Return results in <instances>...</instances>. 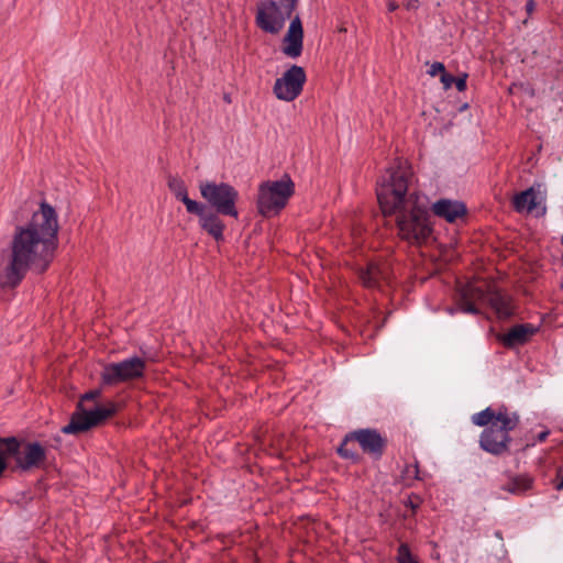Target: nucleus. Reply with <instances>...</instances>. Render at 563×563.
I'll use <instances>...</instances> for the list:
<instances>
[{"label": "nucleus", "mask_w": 563, "mask_h": 563, "mask_svg": "<svg viewBox=\"0 0 563 563\" xmlns=\"http://www.w3.org/2000/svg\"><path fill=\"white\" fill-rule=\"evenodd\" d=\"M443 71H445V67L442 63L440 62H434L433 64H431L429 70H428V74L432 77L437 76L438 74H443Z\"/></svg>", "instance_id": "25"}, {"label": "nucleus", "mask_w": 563, "mask_h": 563, "mask_svg": "<svg viewBox=\"0 0 563 563\" xmlns=\"http://www.w3.org/2000/svg\"><path fill=\"white\" fill-rule=\"evenodd\" d=\"M397 563H419L411 554L410 548L407 543H400L397 549Z\"/></svg>", "instance_id": "23"}, {"label": "nucleus", "mask_w": 563, "mask_h": 563, "mask_svg": "<svg viewBox=\"0 0 563 563\" xmlns=\"http://www.w3.org/2000/svg\"><path fill=\"white\" fill-rule=\"evenodd\" d=\"M549 435V431H542L537 435V441L542 442L544 441Z\"/></svg>", "instance_id": "36"}, {"label": "nucleus", "mask_w": 563, "mask_h": 563, "mask_svg": "<svg viewBox=\"0 0 563 563\" xmlns=\"http://www.w3.org/2000/svg\"><path fill=\"white\" fill-rule=\"evenodd\" d=\"M460 308H454V307H446L445 308V312L450 316H454L456 313V311H459Z\"/></svg>", "instance_id": "37"}, {"label": "nucleus", "mask_w": 563, "mask_h": 563, "mask_svg": "<svg viewBox=\"0 0 563 563\" xmlns=\"http://www.w3.org/2000/svg\"><path fill=\"white\" fill-rule=\"evenodd\" d=\"M282 52L289 58H297L302 54L303 48V29L301 19L296 15L291 19L288 31L284 37Z\"/></svg>", "instance_id": "12"}, {"label": "nucleus", "mask_w": 563, "mask_h": 563, "mask_svg": "<svg viewBox=\"0 0 563 563\" xmlns=\"http://www.w3.org/2000/svg\"><path fill=\"white\" fill-rule=\"evenodd\" d=\"M497 412H495L490 407L485 408L484 410L472 416V422L478 427H488L493 422L496 421Z\"/></svg>", "instance_id": "20"}, {"label": "nucleus", "mask_w": 563, "mask_h": 563, "mask_svg": "<svg viewBox=\"0 0 563 563\" xmlns=\"http://www.w3.org/2000/svg\"><path fill=\"white\" fill-rule=\"evenodd\" d=\"M466 79H467V74L464 73L462 74L461 76L459 77H455V80H454V85L456 87V89L462 92L466 89Z\"/></svg>", "instance_id": "29"}, {"label": "nucleus", "mask_w": 563, "mask_h": 563, "mask_svg": "<svg viewBox=\"0 0 563 563\" xmlns=\"http://www.w3.org/2000/svg\"><path fill=\"white\" fill-rule=\"evenodd\" d=\"M519 423L517 412L508 413L506 407L499 408L496 421L486 427L479 437V446L483 451L499 456L509 450L512 431Z\"/></svg>", "instance_id": "3"}, {"label": "nucleus", "mask_w": 563, "mask_h": 563, "mask_svg": "<svg viewBox=\"0 0 563 563\" xmlns=\"http://www.w3.org/2000/svg\"><path fill=\"white\" fill-rule=\"evenodd\" d=\"M410 172L401 164L380 176L376 196L385 217L395 216L398 233L409 243H421L431 233L429 201L426 196L408 192Z\"/></svg>", "instance_id": "2"}, {"label": "nucleus", "mask_w": 563, "mask_h": 563, "mask_svg": "<svg viewBox=\"0 0 563 563\" xmlns=\"http://www.w3.org/2000/svg\"><path fill=\"white\" fill-rule=\"evenodd\" d=\"M431 209L437 217L450 223L463 217L467 211L464 202L451 199H440L432 205Z\"/></svg>", "instance_id": "13"}, {"label": "nucleus", "mask_w": 563, "mask_h": 563, "mask_svg": "<svg viewBox=\"0 0 563 563\" xmlns=\"http://www.w3.org/2000/svg\"><path fill=\"white\" fill-rule=\"evenodd\" d=\"M181 202L186 206L188 213L196 214L198 218L208 210L203 203L192 200L188 196H185V199Z\"/></svg>", "instance_id": "22"}, {"label": "nucleus", "mask_w": 563, "mask_h": 563, "mask_svg": "<svg viewBox=\"0 0 563 563\" xmlns=\"http://www.w3.org/2000/svg\"><path fill=\"white\" fill-rule=\"evenodd\" d=\"M536 9V1L534 0H528L526 3V12L528 15H531L532 12Z\"/></svg>", "instance_id": "31"}, {"label": "nucleus", "mask_w": 563, "mask_h": 563, "mask_svg": "<svg viewBox=\"0 0 563 563\" xmlns=\"http://www.w3.org/2000/svg\"><path fill=\"white\" fill-rule=\"evenodd\" d=\"M415 478L420 479L418 464L415 465Z\"/></svg>", "instance_id": "39"}, {"label": "nucleus", "mask_w": 563, "mask_h": 563, "mask_svg": "<svg viewBox=\"0 0 563 563\" xmlns=\"http://www.w3.org/2000/svg\"><path fill=\"white\" fill-rule=\"evenodd\" d=\"M199 190L201 197L218 214L238 219L239 192L233 186L228 183L205 181L200 183Z\"/></svg>", "instance_id": "5"}, {"label": "nucleus", "mask_w": 563, "mask_h": 563, "mask_svg": "<svg viewBox=\"0 0 563 563\" xmlns=\"http://www.w3.org/2000/svg\"><path fill=\"white\" fill-rule=\"evenodd\" d=\"M117 411L114 404L107 407L97 406L93 409L85 410L81 404H78L77 411L71 415L69 423L62 428L65 434H77L102 423L113 416Z\"/></svg>", "instance_id": "6"}, {"label": "nucleus", "mask_w": 563, "mask_h": 563, "mask_svg": "<svg viewBox=\"0 0 563 563\" xmlns=\"http://www.w3.org/2000/svg\"><path fill=\"white\" fill-rule=\"evenodd\" d=\"M358 278L365 287L376 288L388 279V268L386 265L371 262L358 269Z\"/></svg>", "instance_id": "14"}, {"label": "nucleus", "mask_w": 563, "mask_h": 563, "mask_svg": "<svg viewBox=\"0 0 563 563\" xmlns=\"http://www.w3.org/2000/svg\"><path fill=\"white\" fill-rule=\"evenodd\" d=\"M494 306L496 307V309L499 311V312H505L504 311V302H503V299L501 298H497L496 299V302L494 303Z\"/></svg>", "instance_id": "34"}, {"label": "nucleus", "mask_w": 563, "mask_h": 563, "mask_svg": "<svg viewBox=\"0 0 563 563\" xmlns=\"http://www.w3.org/2000/svg\"><path fill=\"white\" fill-rule=\"evenodd\" d=\"M534 332L536 328L531 324H517L503 335L500 340L506 347H515L525 344Z\"/></svg>", "instance_id": "16"}, {"label": "nucleus", "mask_w": 563, "mask_h": 563, "mask_svg": "<svg viewBox=\"0 0 563 563\" xmlns=\"http://www.w3.org/2000/svg\"><path fill=\"white\" fill-rule=\"evenodd\" d=\"M20 440L15 437H0V477L8 468V459L18 453Z\"/></svg>", "instance_id": "18"}, {"label": "nucleus", "mask_w": 563, "mask_h": 563, "mask_svg": "<svg viewBox=\"0 0 563 563\" xmlns=\"http://www.w3.org/2000/svg\"><path fill=\"white\" fill-rule=\"evenodd\" d=\"M532 486V479L529 476L519 475L512 477L507 484L503 486L504 490L512 495L525 494Z\"/></svg>", "instance_id": "19"}, {"label": "nucleus", "mask_w": 563, "mask_h": 563, "mask_svg": "<svg viewBox=\"0 0 563 563\" xmlns=\"http://www.w3.org/2000/svg\"><path fill=\"white\" fill-rule=\"evenodd\" d=\"M145 367V361L136 355L117 363H109L101 373L102 384L111 386L141 378L144 376Z\"/></svg>", "instance_id": "7"}, {"label": "nucleus", "mask_w": 563, "mask_h": 563, "mask_svg": "<svg viewBox=\"0 0 563 563\" xmlns=\"http://www.w3.org/2000/svg\"><path fill=\"white\" fill-rule=\"evenodd\" d=\"M440 80H441L444 89H449L454 84L455 77L446 71H443V74L440 77Z\"/></svg>", "instance_id": "26"}, {"label": "nucleus", "mask_w": 563, "mask_h": 563, "mask_svg": "<svg viewBox=\"0 0 563 563\" xmlns=\"http://www.w3.org/2000/svg\"><path fill=\"white\" fill-rule=\"evenodd\" d=\"M168 187L174 194L175 198L179 201H183L185 196H188L185 183L177 177H170L168 179Z\"/></svg>", "instance_id": "21"}, {"label": "nucleus", "mask_w": 563, "mask_h": 563, "mask_svg": "<svg viewBox=\"0 0 563 563\" xmlns=\"http://www.w3.org/2000/svg\"><path fill=\"white\" fill-rule=\"evenodd\" d=\"M277 3L292 14L297 7L298 0H278Z\"/></svg>", "instance_id": "28"}, {"label": "nucleus", "mask_w": 563, "mask_h": 563, "mask_svg": "<svg viewBox=\"0 0 563 563\" xmlns=\"http://www.w3.org/2000/svg\"><path fill=\"white\" fill-rule=\"evenodd\" d=\"M306 80L305 69L301 66L291 65L282 77L276 79L273 91L277 99L290 102L301 93Z\"/></svg>", "instance_id": "9"}, {"label": "nucleus", "mask_w": 563, "mask_h": 563, "mask_svg": "<svg viewBox=\"0 0 563 563\" xmlns=\"http://www.w3.org/2000/svg\"><path fill=\"white\" fill-rule=\"evenodd\" d=\"M405 506L410 508L413 512L418 509L419 507V504L418 503H415L411 498H408L406 501H405Z\"/></svg>", "instance_id": "33"}, {"label": "nucleus", "mask_w": 563, "mask_h": 563, "mask_svg": "<svg viewBox=\"0 0 563 563\" xmlns=\"http://www.w3.org/2000/svg\"><path fill=\"white\" fill-rule=\"evenodd\" d=\"M295 192V184L288 174L280 179L267 180L260 185L257 195V210L265 217L278 214Z\"/></svg>", "instance_id": "4"}, {"label": "nucleus", "mask_w": 563, "mask_h": 563, "mask_svg": "<svg viewBox=\"0 0 563 563\" xmlns=\"http://www.w3.org/2000/svg\"><path fill=\"white\" fill-rule=\"evenodd\" d=\"M217 212L207 210L200 218L199 224L202 230L210 234L216 241L223 240L224 223Z\"/></svg>", "instance_id": "17"}, {"label": "nucleus", "mask_w": 563, "mask_h": 563, "mask_svg": "<svg viewBox=\"0 0 563 563\" xmlns=\"http://www.w3.org/2000/svg\"><path fill=\"white\" fill-rule=\"evenodd\" d=\"M22 442L20 441V446L18 449V453L11 455L15 462V468L20 472H29L33 468H40L42 464L46 460V450L38 442H27L23 446V451H21Z\"/></svg>", "instance_id": "10"}, {"label": "nucleus", "mask_w": 563, "mask_h": 563, "mask_svg": "<svg viewBox=\"0 0 563 563\" xmlns=\"http://www.w3.org/2000/svg\"><path fill=\"white\" fill-rule=\"evenodd\" d=\"M100 395H101L100 389H92V390H89L86 394H84L81 396V400H92V399L98 398Z\"/></svg>", "instance_id": "30"}, {"label": "nucleus", "mask_w": 563, "mask_h": 563, "mask_svg": "<svg viewBox=\"0 0 563 563\" xmlns=\"http://www.w3.org/2000/svg\"><path fill=\"white\" fill-rule=\"evenodd\" d=\"M541 185H538V189H536L534 186L521 191L520 194H517L514 198V208L518 211H528L531 212L534 210L542 199L541 191H540Z\"/></svg>", "instance_id": "15"}, {"label": "nucleus", "mask_w": 563, "mask_h": 563, "mask_svg": "<svg viewBox=\"0 0 563 563\" xmlns=\"http://www.w3.org/2000/svg\"><path fill=\"white\" fill-rule=\"evenodd\" d=\"M291 13L280 7L275 0H263L257 4L255 21L257 26L269 34L279 33Z\"/></svg>", "instance_id": "8"}, {"label": "nucleus", "mask_w": 563, "mask_h": 563, "mask_svg": "<svg viewBox=\"0 0 563 563\" xmlns=\"http://www.w3.org/2000/svg\"><path fill=\"white\" fill-rule=\"evenodd\" d=\"M387 9L389 12H394L398 9V3L396 1H389L387 3Z\"/></svg>", "instance_id": "35"}, {"label": "nucleus", "mask_w": 563, "mask_h": 563, "mask_svg": "<svg viewBox=\"0 0 563 563\" xmlns=\"http://www.w3.org/2000/svg\"><path fill=\"white\" fill-rule=\"evenodd\" d=\"M460 311L464 313H470L477 316L479 313V309L472 302H465L460 307Z\"/></svg>", "instance_id": "27"}, {"label": "nucleus", "mask_w": 563, "mask_h": 563, "mask_svg": "<svg viewBox=\"0 0 563 563\" xmlns=\"http://www.w3.org/2000/svg\"><path fill=\"white\" fill-rule=\"evenodd\" d=\"M350 437L356 440L362 450L375 459H379L383 455L386 446V439L376 429H358L350 433Z\"/></svg>", "instance_id": "11"}, {"label": "nucleus", "mask_w": 563, "mask_h": 563, "mask_svg": "<svg viewBox=\"0 0 563 563\" xmlns=\"http://www.w3.org/2000/svg\"><path fill=\"white\" fill-rule=\"evenodd\" d=\"M555 488L558 490H562L563 489V474H562V477L559 479V482L555 484Z\"/></svg>", "instance_id": "38"}, {"label": "nucleus", "mask_w": 563, "mask_h": 563, "mask_svg": "<svg viewBox=\"0 0 563 563\" xmlns=\"http://www.w3.org/2000/svg\"><path fill=\"white\" fill-rule=\"evenodd\" d=\"M350 439H352V438L350 437V434L345 437L344 442H343V443L339 446V449H338V453H339V455H340L342 459H346V460H351V461H353V462H357V461L360 460V454H358L355 450L350 449V448L347 446V441H349Z\"/></svg>", "instance_id": "24"}, {"label": "nucleus", "mask_w": 563, "mask_h": 563, "mask_svg": "<svg viewBox=\"0 0 563 563\" xmlns=\"http://www.w3.org/2000/svg\"><path fill=\"white\" fill-rule=\"evenodd\" d=\"M419 7V0H408L406 2V9L411 11V10H417Z\"/></svg>", "instance_id": "32"}, {"label": "nucleus", "mask_w": 563, "mask_h": 563, "mask_svg": "<svg viewBox=\"0 0 563 563\" xmlns=\"http://www.w3.org/2000/svg\"><path fill=\"white\" fill-rule=\"evenodd\" d=\"M55 209L42 201L40 209L24 224L16 225L9 245V257L0 276L2 287L14 288L29 272L45 273L51 266L58 241Z\"/></svg>", "instance_id": "1"}]
</instances>
